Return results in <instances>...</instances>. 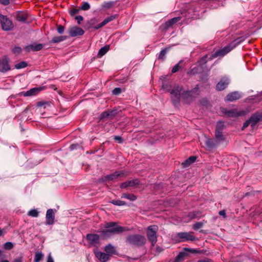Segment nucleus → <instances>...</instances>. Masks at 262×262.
<instances>
[{
	"instance_id": "f257e3e1",
	"label": "nucleus",
	"mask_w": 262,
	"mask_h": 262,
	"mask_svg": "<svg viewBox=\"0 0 262 262\" xmlns=\"http://www.w3.org/2000/svg\"><path fill=\"white\" fill-rule=\"evenodd\" d=\"M104 227L105 229L98 231L100 233L103 239H106L113 235L119 234L128 230L127 227L119 226L115 222L106 223Z\"/></svg>"
},
{
	"instance_id": "f03ea898",
	"label": "nucleus",
	"mask_w": 262,
	"mask_h": 262,
	"mask_svg": "<svg viewBox=\"0 0 262 262\" xmlns=\"http://www.w3.org/2000/svg\"><path fill=\"white\" fill-rule=\"evenodd\" d=\"M242 42V40L241 38H238L230 43L225 46L222 49H219L215 52L214 53L212 54L209 56V60H212L213 58H216L217 57H223L227 53H228L230 51H231L233 49L235 48L237 46H238Z\"/></svg>"
},
{
	"instance_id": "7ed1b4c3",
	"label": "nucleus",
	"mask_w": 262,
	"mask_h": 262,
	"mask_svg": "<svg viewBox=\"0 0 262 262\" xmlns=\"http://www.w3.org/2000/svg\"><path fill=\"white\" fill-rule=\"evenodd\" d=\"M145 237L140 234L129 235L126 238V242L128 244L137 247H141L146 243Z\"/></svg>"
},
{
	"instance_id": "20e7f679",
	"label": "nucleus",
	"mask_w": 262,
	"mask_h": 262,
	"mask_svg": "<svg viewBox=\"0 0 262 262\" xmlns=\"http://www.w3.org/2000/svg\"><path fill=\"white\" fill-rule=\"evenodd\" d=\"M176 238L179 242H193L198 238L193 235L192 232H180L176 234Z\"/></svg>"
},
{
	"instance_id": "39448f33",
	"label": "nucleus",
	"mask_w": 262,
	"mask_h": 262,
	"mask_svg": "<svg viewBox=\"0 0 262 262\" xmlns=\"http://www.w3.org/2000/svg\"><path fill=\"white\" fill-rule=\"evenodd\" d=\"M158 230V227L156 225L149 226L147 229V237L148 241L151 242L152 246H154L157 242V233Z\"/></svg>"
},
{
	"instance_id": "423d86ee",
	"label": "nucleus",
	"mask_w": 262,
	"mask_h": 262,
	"mask_svg": "<svg viewBox=\"0 0 262 262\" xmlns=\"http://www.w3.org/2000/svg\"><path fill=\"white\" fill-rule=\"evenodd\" d=\"M182 91L181 87L177 86L174 88L171 91L170 94H171V100L174 105L177 106L178 105L180 101V98L181 97V92Z\"/></svg>"
},
{
	"instance_id": "0eeeda50",
	"label": "nucleus",
	"mask_w": 262,
	"mask_h": 262,
	"mask_svg": "<svg viewBox=\"0 0 262 262\" xmlns=\"http://www.w3.org/2000/svg\"><path fill=\"white\" fill-rule=\"evenodd\" d=\"M0 22L3 30L5 31H10L13 28V24L12 21L6 16L0 13Z\"/></svg>"
},
{
	"instance_id": "6e6552de",
	"label": "nucleus",
	"mask_w": 262,
	"mask_h": 262,
	"mask_svg": "<svg viewBox=\"0 0 262 262\" xmlns=\"http://www.w3.org/2000/svg\"><path fill=\"white\" fill-rule=\"evenodd\" d=\"M117 110H107L103 112L100 115V120L104 121L107 120H113L118 115Z\"/></svg>"
},
{
	"instance_id": "1a4fd4ad",
	"label": "nucleus",
	"mask_w": 262,
	"mask_h": 262,
	"mask_svg": "<svg viewBox=\"0 0 262 262\" xmlns=\"http://www.w3.org/2000/svg\"><path fill=\"white\" fill-rule=\"evenodd\" d=\"M251 123V127L254 129L256 124L262 121V112L257 111L253 113L249 119Z\"/></svg>"
},
{
	"instance_id": "9d476101",
	"label": "nucleus",
	"mask_w": 262,
	"mask_h": 262,
	"mask_svg": "<svg viewBox=\"0 0 262 262\" xmlns=\"http://www.w3.org/2000/svg\"><path fill=\"white\" fill-rule=\"evenodd\" d=\"M222 112L229 117H237L245 116L246 112L244 111H237L236 110H228L227 108H223Z\"/></svg>"
},
{
	"instance_id": "9b49d317",
	"label": "nucleus",
	"mask_w": 262,
	"mask_h": 262,
	"mask_svg": "<svg viewBox=\"0 0 262 262\" xmlns=\"http://www.w3.org/2000/svg\"><path fill=\"white\" fill-rule=\"evenodd\" d=\"M230 82V79L226 76L222 77L216 85V89L219 91L225 90Z\"/></svg>"
},
{
	"instance_id": "f8f14e48",
	"label": "nucleus",
	"mask_w": 262,
	"mask_h": 262,
	"mask_svg": "<svg viewBox=\"0 0 262 262\" xmlns=\"http://www.w3.org/2000/svg\"><path fill=\"white\" fill-rule=\"evenodd\" d=\"M140 181L138 179L127 181L122 183L120 185L121 189H127L128 187H135L140 184Z\"/></svg>"
},
{
	"instance_id": "ddd939ff",
	"label": "nucleus",
	"mask_w": 262,
	"mask_h": 262,
	"mask_svg": "<svg viewBox=\"0 0 262 262\" xmlns=\"http://www.w3.org/2000/svg\"><path fill=\"white\" fill-rule=\"evenodd\" d=\"M68 32L71 37L82 36L84 33V31L82 28L76 26L70 27L68 30Z\"/></svg>"
},
{
	"instance_id": "4468645a",
	"label": "nucleus",
	"mask_w": 262,
	"mask_h": 262,
	"mask_svg": "<svg viewBox=\"0 0 262 262\" xmlns=\"http://www.w3.org/2000/svg\"><path fill=\"white\" fill-rule=\"evenodd\" d=\"M86 239L91 245L94 246H97L100 244V236L97 234H88Z\"/></svg>"
},
{
	"instance_id": "2eb2a0df",
	"label": "nucleus",
	"mask_w": 262,
	"mask_h": 262,
	"mask_svg": "<svg viewBox=\"0 0 262 262\" xmlns=\"http://www.w3.org/2000/svg\"><path fill=\"white\" fill-rule=\"evenodd\" d=\"M14 16L17 21L26 23L29 17V14L26 12L18 11L15 13Z\"/></svg>"
},
{
	"instance_id": "dca6fc26",
	"label": "nucleus",
	"mask_w": 262,
	"mask_h": 262,
	"mask_svg": "<svg viewBox=\"0 0 262 262\" xmlns=\"http://www.w3.org/2000/svg\"><path fill=\"white\" fill-rule=\"evenodd\" d=\"M10 70L9 64V59L5 57L0 60V71L3 73L6 72Z\"/></svg>"
},
{
	"instance_id": "f3484780",
	"label": "nucleus",
	"mask_w": 262,
	"mask_h": 262,
	"mask_svg": "<svg viewBox=\"0 0 262 262\" xmlns=\"http://www.w3.org/2000/svg\"><path fill=\"white\" fill-rule=\"evenodd\" d=\"M99 21V20L96 18L93 17L88 20L85 22V24L83 26V27L86 30H90L91 29H94V30H97L96 29V24Z\"/></svg>"
},
{
	"instance_id": "a211bd4d",
	"label": "nucleus",
	"mask_w": 262,
	"mask_h": 262,
	"mask_svg": "<svg viewBox=\"0 0 262 262\" xmlns=\"http://www.w3.org/2000/svg\"><path fill=\"white\" fill-rule=\"evenodd\" d=\"M124 175V172L123 171H115L113 173L104 176V178H103V179L104 181H113L119 177H123Z\"/></svg>"
},
{
	"instance_id": "6ab92c4d",
	"label": "nucleus",
	"mask_w": 262,
	"mask_h": 262,
	"mask_svg": "<svg viewBox=\"0 0 262 262\" xmlns=\"http://www.w3.org/2000/svg\"><path fill=\"white\" fill-rule=\"evenodd\" d=\"M46 224L51 225L54 223L55 214L52 209L47 210L46 215Z\"/></svg>"
},
{
	"instance_id": "aec40b11",
	"label": "nucleus",
	"mask_w": 262,
	"mask_h": 262,
	"mask_svg": "<svg viewBox=\"0 0 262 262\" xmlns=\"http://www.w3.org/2000/svg\"><path fill=\"white\" fill-rule=\"evenodd\" d=\"M96 257L101 262H106L110 258V255L106 253H103L101 251L95 252Z\"/></svg>"
},
{
	"instance_id": "412c9836",
	"label": "nucleus",
	"mask_w": 262,
	"mask_h": 262,
	"mask_svg": "<svg viewBox=\"0 0 262 262\" xmlns=\"http://www.w3.org/2000/svg\"><path fill=\"white\" fill-rule=\"evenodd\" d=\"M181 98L186 103H190L194 99V96L189 91H184L181 93Z\"/></svg>"
},
{
	"instance_id": "4be33fe9",
	"label": "nucleus",
	"mask_w": 262,
	"mask_h": 262,
	"mask_svg": "<svg viewBox=\"0 0 262 262\" xmlns=\"http://www.w3.org/2000/svg\"><path fill=\"white\" fill-rule=\"evenodd\" d=\"M211 60H209V56H208V55H205L200 59L198 62L199 63V66L201 67L202 69V71L208 70L206 63H207L208 61Z\"/></svg>"
},
{
	"instance_id": "5701e85b",
	"label": "nucleus",
	"mask_w": 262,
	"mask_h": 262,
	"mask_svg": "<svg viewBox=\"0 0 262 262\" xmlns=\"http://www.w3.org/2000/svg\"><path fill=\"white\" fill-rule=\"evenodd\" d=\"M241 98V95L238 92H233L228 94L226 96V101H234Z\"/></svg>"
},
{
	"instance_id": "b1692460",
	"label": "nucleus",
	"mask_w": 262,
	"mask_h": 262,
	"mask_svg": "<svg viewBox=\"0 0 262 262\" xmlns=\"http://www.w3.org/2000/svg\"><path fill=\"white\" fill-rule=\"evenodd\" d=\"M41 89L38 88H34L27 92H22L20 94L21 95L24 96H34L37 94L40 91Z\"/></svg>"
},
{
	"instance_id": "393cba45",
	"label": "nucleus",
	"mask_w": 262,
	"mask_h": 262,
	"mask_svg": "<svg viewBox=\"0 0 262 262\" xmlns=\"http://www.w3.org/2000/svg\"><path fill=\"white\" fill-rule=\"evenodd\" d=\"M201 213L200 211H194L189 212L187 215V217L189 218V221L193 219H199L201 217Z\"/></svg>"
},
{
	"instance_id": "a878e982",
	"label": "nucleus",
	"mask_w": 262,
	"mask_h": 262,
	"mask_svg": "<svg viewBox=\"0 0 262 262\" xmlns=\"http://www.w3.org/2000/svg\"><path fill=\"white\" fill-rule=\"evenodd\" d=\"M104 251L110 255L111 254H115L116 253V248L111 244H108L105 247Z\"/></svg>"
},
{
	"instance_id": "bb28decb",
	"label": "nucleus",
	"mask_w": 262,
	"mask_h": 262,
	"mask_svg": "<svg viewBox=\"0 0 262 262\" xmlns=\"http://www.w3.org/2000/svg\"><path fill=\"white\" fill-rule=\"evenodd\" d=\"M196 157L195 156H190L189 158L186 160L183 163L182 165L184 167H187L190 165L191 164L195 162L196 160Z\"/></svg>"
},
{
	"instance_id": "cd10ccee",
	"label": "nucleus",
	"mask_w": 262,
	"mask_h": 262,
	"mask_svg": "<svg viewBox=\"0 0 262 262\" xmlns=\"http://www.w3.org/2000/svg\"><path fill=\"white\" fill-rule=\"evenodd\" d=\"M181 17L180 16L173 17L168 21H167L165 23L166 28H170L172 27L174 24H176L179 20H180Z\"/></svg>"
},
{
	"instance_id": "c85d7f7f",
	"label": "nucleus",
	"mask_w": 262,
	"mask_h": 262,
	"mask_svg": "<svg viewBox=\"0 0 262 262\" xmlns=\"http://www.w3.org/2000/svg\"><path fill=\"white\" fill-rule=\"evenodd\" d=\"M121 199H126L130 201H135L137 199V197L134 194L129 193H123L121 196Z\"/></svg>"
},
{
	"instance_id": "c756f323",
	"label": "nucleus",
	"mask_w": 262,
	"mask_h": 262,
	"mask_svg": "<svg viewBox=\"0 0 262 262\" xmlns=\"http://www.w3.org/2000/svg\"><path fill=\"white\" fill-rule=\"evenodd\" d=\"M116 2L117 1L104 2L101 5V7L103 9H109L114 7L116 5Z\"/></svg>"
},
{
	"instance_id": "7c9ffc66",
	"label": "nucleus",
	"mask_w": 262,
	"mask_h": 262,
	"mask_svg": "<svg viewBox=\"0 0 262 262\" xmlns=\"http://www.w3.org/2000/svg\"><path fill=\"white\" fill-rule=\"evenodd\" d=\"M110 47L108 45L105 46L104 47L100 48L98 51L97 56L99 58L102 57L108 51Z\"/></svg>"
},
{
	"instance_id": "2f4dec72",
	"label": "nucleus",
	"mask_w": 262,
	"mask_h": 262,
	"mask_svg": "<svg viewBox=\"0 0 262 262\" xmlns=\"http://www.w3.org/2000/svg\"><path fill=\"white\" fill-rule=\"evenodd\" d=\"M207 223V221L203 220L201 222H195L193 225L192 228L194 230H197L202 228L205 224Z\"/></svg>"
},
{
	"instance_id": "473e14b6",
	"label": "nucleus",
	"mask_w": 262,
	"mask_h": 262,
	"mask_svg": "<svg viewBox=\"0 0 262 262\" xmlns=\"http://www.w3.org/2000/svg\"><path fill=\"white\" fill-rule=\"evenodd\" d=\"M169 49L170 48H166L164 49H162L159 54L158 59L159 60H164L165 59V55L169 51Z\"/></svg>"
},
{
	"instance_id": "72a5a7b5",
	"label": "nucleus",
	"mask_w": 262,
	"mask_h": 262,
	"mask_svg": "<svg viewBox=\"0 0 262 262\" xmlns=\"http://www.w3.org/2000/svg\"><path fill=\"white\" fill-rule=\"evenodd\" d=\"M67 38V36H55L54 37L51 41V43H56L65 40Z\"/></svg>"
},
{
	"instance_id": "f704fd0d",
	"label": "nucleus",
	"mask_w": 262,
	"mask_h": 262,
	"mask_svg": "<svg viewBox=\"0 0 262 262\" xmlns=\"http://www.w3.org/2000/svg\"><path fill=\"white\" fill-rule=\"evenodd\" d=\"M215 140L217 142H220L224 140V136L223 135L222 132L215 130Z\"/></svg>"
},
{
	"instance_id": "c9c22d12",
	"label": "nucleus",
	"mask_w": 262,
	"mask_h": 262,
	"mask_svg": "<svg viewBox=\"0 0 262 262\" xmlns=\"http://www.w3.org/2000/svg\"><path fill=\"white\" fill-rule=\"evenodd\" d=\"M111 203L114 205L122 206H126L127 205V203L123 201H121L119 200H113L110 202Z\"/></svg>"
},
{
	"instance_id": "e433bc0d",
	"label": "nucleus",
	"mask_w": 262,
	"mask_h": 262,
	"mask_svg": "<svg viewBox=\"0 0 262 262\" xmlns=\"http://www.w3.org/2000/svg\"><path fill=\"white\" fill-rule=\"evenodd\" d=\"M187 256V253L185 251L180 252L176 258V262H180L183 260L184 258Z\"/></svg>"
},
{
	"instance_id": "4c0bfd02",
	"label": "nucleus",
	"mask_w": 262,
	"mask_h": 262,
	"mask_svg": "<svg viewBox=\"0 0 262 262\" xmlns=\"http://www.w3.org/2000/svg\"><path fill=\"white\" fill-rule=\"evenodd\" d=\"M43 257V254L41 252H36L34 258V262H39Z\"/></svg>"
},
{
	"instance_id": "58836bf2",
	"label": "nucleus",
	"mask_w": 262,
	"mask_h": 262,
	"mask_svg": "<svg viewBox=\"0 0 262 262\" xmlns=\"http://www.w3.org/2000/svg\"><path fill=\"white\" fill-rule=\"evenodd\" d=\"M32 51H39L41 50L43 48V45L41 43H38L36 45H31Z\"/></svg>"
},
{
	"instance_id": "ea45409f",
	"label": "nucleus",
	"mask_w": 262,
	"mask_h": 262,
	"mask_svg": "<svg viewBox=\"0 0 262 262\" xmlns=\"http://www.w3.org/2000/svg\"><path fill=\"white\" fill-rule=\"evenodd\" d=\"M91 6L88 2H83L81 6L80 7V10L83 11H86L90 9Z\"/></svg>"
},
{
	"instance_id": "a19ab883",
	"label": "nucleus",
	"mask_w": 262,
	"mask_h": 262,
	"mask_svg": "<svg viewBox=\"0 0 262 262\" xmlns=\"http://www.w3.org/2000/svg\"><path fill=\"white\" fill-rule=\"evenodd\" d=\"M183 62L182 60H180L177 64H176L172 69L171 72L172 73H175L177 72L180 69L182 68V67L180 66Z\"/></svg>"
},
{
	"instance_id": "79ce46f5",
	"label": "nucleus",
	"mask_w": 262,
	"mask_h": 262,
	"mask_svg": "<svg viewBox=\"0 0 262 262\" xmlns=\"http://www.w3.org/2000/svg\"><path fill=\"white\" fill-rule=\"evenodd\" d=\"M29 216L37 217L39 215V212L36 209H31L28 212Z\"/></svg>"
},
{
	"instance_id": "37998d69",
	"label": "nucleus",
	"mask_w": 262,
	"mask_h": 262,
	"mask_svg": "<svg viewBox=\"0 0 262 262\" xmlns=\"http://www.w3.org/2000/svg\"><path fill=\"white\" fill-rule=\"evenodd\" d=\"M28 66L27 62L26 61H21L15 65V68L17 69H23L27 67Z\"/></svg>"
},
{
	"instance_id": "c03bdc74",
	"label": "nucleus",
	"mask_w": 262,
	"mask_h": 262,
	"mask_svg": "<svg viewBox=\"0 0 262 262\" xmlns=\"http://www.w3.org/2000/svg\"><path fill=\"white\" fill-rule=\"evenodd\" d=\"M225 127L224 123L223 121H218L217 122L215 130H220L223 132Z\"/></svg>"
},
{
	"instance_id": "a18cd8bd",
	"label": "nucleus",
	"mask_w": 262,
	"mask_h": 262,
	"mask_svg": "<svg viewBox=\"0 0 262 262\" xmlns=\"http://www.w3.org/2000/svg\"><path fill=\"white\" fill-rule=\"evenodd\" d=\"M205 144L207 147L210 148H213L215 145L214 141L211 139H208L205 142Z\"/></svg>"
},
{
	"instance_id": "49530a36",
	"label": "nucleus",
	"mask_w": 262,
	"mask_h": 262,
	"mask_svg": "<svg viewBox=\"0 0 262 262\" xmlns=\"http://www.w3.org/2000/svg\"><path fill=\"white\" fill-rule=\"evenodd\" d=\"M13 246L14 245L12 243L8 242L4 244L3 247L6 250H10L13 248Z\"/></svg>"
},
{
	"instance_id": "de8ad7c7",
	"label": "nucleus",
	"mask_w": 262,
	"mask_h": 262,
	"mask_svg": "<svg viewBox=\"0 0 262 262\" xmlns=\"http://www.w3.org/2000/svg\"><path fill=\"white\" fill-rule=\"evenodd\" d=\"M108 23H109V21H108V19H107V18H106L101 23L96 25V29H99L102 28V27L104 26L105 25H106Z\"/></svg>"
},
{
	"instance_id": "09e8293b",
	"label": "nucleus",
	"mask_w": 262,
	"mask_h": 262,
	"mask_svg": "<svg viewBox=\"0 0 262 262\" xmlns=\"http://www.w3.org/2000/svg\"><path fill=\"white\" fill-rule=\"evenodd\" d=\"M189 91L194 96V98L200 94V90L198 88H195Z\"/></svg>"
},
{
	"instance_id": "8fccbe9b",
	"label": "nucleus",
	"mask_w": 262,
	"mask_h": 262,
	"mask_svg": "<svg viewBox=\"0 0 262 262\" xmlns=\"http://www.w3.org/2000/svg\"><path fill=\"white\" fill-rule=\"evenodd\" d=\"M184 250L185 251L190 252L192 253H202L201 250H199L197 249L185 248H184Z\"/></svg>"
},
{
	"instance_id": "3c124183",
	"label": "nucleus",
	"mask_w": 262,
	"mask_h": 262,
	"mask_svg": "<svg viewBox=\"0 0 262 262\" xmlns=\"http://www.w3.org/2000/svg\"><path fill=\"white\" fill-rule=\"evenodd\" d=\"M122 92L120 88H116L112 91V94L114 95L118 96L120 95Z\"/></svg>"
},
{
	"instance_id": "603ef678",
	"label": "nucleus",
	"mask_w": 262,
	"mask_h": 262,
	"mask_svg": "<svg viewBox=\"0 0 262 262\" xmlns=\"http://www.w3.org/2000/svg\"><path fill=\"white\" fill-rule=\"evenodd\" d=\"M80 10V9H76V8H73L70 10L69 13L71 15V16H73L75 15V14L79 13Z\"/></svg>"
},
{
	"instance_id": "864d4df0",
	"label": "nucleus",
	"mask_w": 262,
	"mask_h": 262,
	"mask_svg": "<svg viewBox=\"0 0 262 262\" xmlns=\"http://www.w3.org/2000/svg\"><path fill=\"white\" fill-rule=\"evenodd\" d=\"M21 48L19 47H15L13 49H12V52L13 53L15 54H19L20 53V52H21Z\"/></svg>"
},
{
	"instance_id": "5fc2aeb1",
	"label": "nucleus",
	"mask_w": 262,
	"mask_h": 262,
	"mask_svg": "<svg viewBox=\"0 0 262 262\" xmlns=\"http://www.w3.org/2000/svg\"><path fill=\"white\" fill-rule=\"evenodd\" d=\"M57 30L59 34H62L64 31V28L61 25H57Z\"/></svg>"
},
{
	"instance_id": "6e6d98bb",
	"label": "nucleus",
	"mask_w": 262,
	"mask_h": 262,
	"mask_svg": "<svg viewBox=\"0 0 262 262\" xmlns=\"http://www.w3.org/2000/svg\"><path fill=\"white\" fill-rule=\"evenodd\" d=\"M250 124L251 125V123L249 119L246 120L243 124V125L242 127V130H245V129L247 128Z\"/></svg>"
},
{
	"instance_id": "4d7b16f0",
	"label": "nucleus",
	"mask_w": 262,
	"mask_h": 262,
	"mask_svg": "<svg viewBox=\"0 0 262 262\" xmlns=\"http://www.w3.org/2000/svg\"><path fill=\"white\" fill-rule=\"evenodd\" d=\"M80 147V145L79 144H73L70 145V150H73L74 149H76L78 148H79Z\"/></svg>"
},
{
	"instance_id": "13d9d810",
	"label": "nucleus",
	"mask_w": 262,
	"mask_h": 262,
	"mask_svg": "<svg viewBox=\"0 0 262 262\" xmlns=\"http://www.w3.org/2000/svg\"><path fill=\"white\" fill-rule=\"evenodd\" d=\"M48 103L46 102L39 101L37 103V105L38 107H43L46 108V106L48 105Z\"/></svg>"
},
{
	"instance_id": "bf43d9fd",
	"label": "nucleus",
	"mask_w": 262,
	"mask_h": 262,
	"mask_svg": "<svg viewBox=\"0 0 262 262\" xmlns=\"http://www.w3.org/2000/svg\"><path fill=\"white\" fill-rule=\"evenodd\" d=\"M75 19L77 21V24L80 25L81 21L83 20V17L81 15H78L75 17Z\"/></svg>"
},
{
	"instance_id": "052dcab7",
	"label": "nucleus",
	"mask_w": 262,
	"mask_h": 262,
	"mask_svg": "<svg viewBox=\"0 0 262 262\" xmlns=\"http://www.w3.org/2000/svg\"><path fill=\"white\" fill-rule=\"evenodd\" d=\"M114 139L116 141H118L119 143H121L123 141V140L122 139V137L119 136H114Z\"/></svg>"
},
{
	"instance_id": "680f3d73",
	"label": "nucleus",
	"mask_w": 262,
	"mask_h": 262,
	"mask_svg": "<svg viewBox=\"0 0 262 262\" xmlns=\"http://www.w3.org/2000/svg\"><path fill=\"white\" fill-rule=\"evenodd\" d=\"M118 14H115V15H112V16H110L109 17H107V19H108V21L109 22L112 21V20H114V19H115L116 18H117L118 17Z\"/></svg>"
},
{
	"instance_id": "e2e57ef3",
	"label": "nucleus",
	"mask_w": 262,
	"mask_h": 262,
	"mask_svg": "<svg viewBox=\"0 0 262 262\" xmlns=\"http://www.w3.org/2000/svg\"><path fill=\"white\" fill-rule=\"evenodd\" d=\"M163 88L167 91H169L170 90V86L168 84L163 83L162 85Z\"/></svg>"
},
{
	"instance_id": "0e129e2a",
	"label": "nucleus",
	"mask_w": 262,
	"mask_h": 262,
	"mask_svg": "<svg viewBox=\"0 0 262 262\" xmlns=\"http://www.w3.org/2000/svg\"><path fill=\"white\" fill-rule=\"evenodd\" d=\"M202 71V70L200 71H198V68H194L191 70L190 73L192 74H195L198 73H201Z\"/></svg>"
},
{
	"instance_id": "69168bd1",
	"label": "nucleus",
	"mask_w": 262,
	"mask_h": 262,
	"mask_svg": "<svg viewBox=\"0 0 262 262\" xmlns=\"http://www.w3.org/2000/svg\"><path fill=\"white\" fill-rule=\"evenodd\" d=\"M0 3L3 5L6 6L9 4L10 0H0Z\"/></svg>"
},
{
	"instance_id": "338daca9",
	"label": "nucleus",
	"mask_w": 262,
	"mask_h": 262,
	"mask_svg": "<svg viewBox=\"0 0 262 262\" xmlns=\"http://www.w3.org/2000/svg\"><path fill=\"white\" fill-rule=\"evenodd\" d=\"M24 50L27 52H30L32 51L31 45L27 46L25 47Z\"/></svg>"
},
{
	"instance_id": "774afa93",
	"label": "nucleus",
	"mask_w": 262,
	"mask_h": 262,
	"mask_svg": "<svg viewBox=\"0 0 262 262\" xmlns=\"http://www.w3.org/2000/svg\"><path fill=\"white\" fill-rule=\"evenodd\" d=\"M198 262H212L211 259L208 258H204L202 259L199 260Z\"/></svg>"
}]
</instances>
